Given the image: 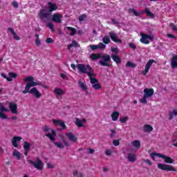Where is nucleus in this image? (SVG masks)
I'll return each mask as SVG.
<instances>
[{
    "instance_id": "nucleus-20",
    "label": "nucleus",
    "mask_w": 177,
    "mask_h": 177,
    "mask_svg": "<svg viewBox=\"0 0 177 177\" xmlns=\"http://www.w3.org/2000/svg\"><path fill=\"white\" fill-rule=\"evenodd\" d=\"M46 136L51 140V142H55V136H56V131L54 129H51V133L46 134Z\"/></svg>"
},
{
    "instance_id": "nucleus-36",
    "label": "nucleus",
    "mask_w": 177,
    "mask_h": 177,
    "mask_svg": "<svg viewBox=\"0 0 177 177\" xmlns=\"http://www.w3.org/2000/svg\"><path fill=\"white\" fill-rule=\"evenodd\" d=\"M129 13H133L134 15V16L136 17H139L140 16L141 13L140 12H138L136 10H135L134 8H130L129 10Z\"/></svg>"
},
{
    "instance_id": "nucleus-27",
    "label": "nucleus",
    "mask_w": 177,
    "mask_h": 177,
    "mask_svg": "<svg viewBox=\"0 0 177 177\" xmlns=\"http://www.w3.org/2000/svg\"><path fill=\"white\" fill-rule=\"evenodd\" d=\"M144 132H151L153 131V127L150 124H145L143 127Z\"/></svg>"
},
{
    "instance_id": "nucleus-19",
    "label": "nucleus",
    "mask_w": 177,
    "mask_h": 177,
    "mask_svg": "<svg viewBox=\"0 0 177 177\" xmlns=\"http://www.w3.org/2000/svg\"><path fill=\"white\" fill-rule=\"evenodd\" d=\"M23 138L20 136H15L13 137L12 140V145L14 146V147H19V144H17V142H20Z\"/></svg>"
},
{
    "instance_id": "nucleus-3",
    "label": "nucleus",
    "mask_w": 177,
    "mask_h": 177,
    "mask_svg": "<svg viewBox=\"0 0 177 177\" xmlns=\"http://www.w3.org/2000/svg\"><path fill=\"white\" fill-rule=\"evenodd\" d=\"M102 60L99 61V64L103 67H111V57L109 55H104L100 57Z\"/></svg>"
},
{
    "instance_id": "nucleus-9",
    "label": "nucleus",
    "mask_w": 177,
    "mask_h": 177,
    "mask_svg": "<svg viewBox=\"0 0 177 177\" xmlns=\"http://www.w3.org/2000/svg\"><path fill=\"white\" fill-rule=\"evenodd\" d=\"M153 63H156V60L154 59H149L147 63L145 65V71H142V75H147V73H149V71L150 68H151V66Z\"/></svg>"
},
{
    "instance_id": "nucleus-43",
    "label": "nucleus",
    "mask_w": 177,
    "mask_h": 177,
    "mask_svg": "<svg viewBox=\"0 0 177 177\" xmlns=\"http://www.w3.org/2000/svg\"><path fill=\"white\" fill-rule=\"evenodd\" d=\"M79 86H80L83 91H86V89H88L86 86H85V84L82 82H79Z\"/></svg>"
},
{
    "instance_id": "nucleus-48",
    "label": "nucleus",
    "mask_w": 177,
    "mask_h": 177,
    "mask_svg": "<svg viewBox=\"0 0 177 177\" xmlns=\"http://www.w3.org/2000/svg\"><path fill=\"white\" fill-rule=\"evenodd\" d=\"M169 26H170L171 30H173V31H176L177 32L176 25H175L174 23H170Z\"/></svg>"
},
{
    "instance_id": "nucleus-13",
    "label": "nucleus",
    "mask_w": 177,
    "mask_h": 177,
    "mask_svg": "<svg viewBox=\"0 0 177 177\" xmlns=\"http://www.w3.org/2000/svg\"><path fill=\"white\" fill-rule=\"evenodd\" d=\"M53 122L54 125H55V127H58V126L61 127L62 130L66 129V124H64L63 120L54 119V120H53Z\"/></svg>"
},
{
    "instance_id": "nucleus-35",
    "label": "nucleus",
    "mask_w": 177,
    "mask_h": 177,
    "mask_svg": "<svg viewBox=\"0 0 177 177\" xmlns=\"http://www.w3.org/2000/svg\"><path fill=\"white\" fill-rule=\"evenodd\" d=\"M102 42L105 44V45H109V43L111 42L110 40V37L107 35H105L103 38H102Z\"/></svg>"
},
{
    "instance_id": "nucleus-17",
    "label": "nucleus",
    "mask_w": 177,
    "mask_h": 177,
    "mask_svg": "<svg viewBox=\"0 0 177 177\" xmlns=\"http://www.w3.org/2000/svg\"><path fill=\"white\" fill-rule=\"evenodd\" d=\"M31 147V144L28 142H24V156H28V153L30 152V148Z\"/></svg>"
},
{
    "instance_id": "nucleus-15",
    "label": "nucleus",
    "mask_w": 177,
    "mask_h": 177,
    "mask_svg": "<svg viewBox=\"0 0 177 177\" xmlns=\"http://www.w3.org/2000/svg\"><path fill=\"white\" fill-rule=\"evenodd\" d=\"M9 109L12 114H17V104L15 102H10Z\"/></svg>"
},
{
    "instance_id": "nucleus-44",
    "label": "nucleus",
    "mask_w": 177,
    "mask_h": 177,
    "mask_svg": "<svg viewBox=\"0 0 177 177\" xmlns=\"http://www.w3.org/2000/svg\"><path fill=\"white\" fill-rule=\"evenodd\" d=\"M46 26L48 27V28H50L52 32H55V29L53 28L54 27L53 24L48 23L46 24Z\"/></svg>"
},
{
    "instance_id": "nucleus-32",
    "label": "nucleus",
    "mask_w": 177,
    "mask_h": 177,
    "mask_svg": "<svg viewBox=\"0 0 177 177\" xmlns=\"http://www.w3.org/2000/svg\"><path fill=\"white\" fill-rule=\"evenodd\" d=\"M174 115L175 116V117H176V115H177V109H174L173 111H172V112H170L169 113V120H173L174 119Z\"/></svg>"
},
{
    "instance_id": "nucleus-57",
    "label": "nucleus",
    "mask_w": 177,
    "mask_h": 177,
    "mask_svg": "<svg viewBox=\"0 0 177 177\" xmlns=\"http://www.w3.org/2000/svg\"><path fill=\"white\" fill-rule=\"evenodd\" d=\"M46 44H52L53 43V39H52L50 37H48L46 39Z\"/></svg>"
},
{
    "instance_id": "nucleus-4",
    "label": "nucleus",
    "mask_w": 177,
    "mask_h": 177,
    "mask_svg": "<svg viewBox=\"0 0 177 177\" xmlns=\"http://www.w3.org/2000/svg\"><path fill=\"white\" fill-rule=\"evenodd\" d=\"M158 169H161L162 171H172L173 172H176V169L173 166L167 164L158 163Z\"/></svg>"
},
{
    "instance_id": "nucleus-39",
    "label": "nucleus",
    "mask_w": 177,
    "mask_h": 177,
    "mask_svg": "<svg viewBox=\"0 0 177 177\" xmlns=\"http://www.w3.org/2000/svg\"><path fill=\"white\" fill-rule=\"evenodd\" d=\"M53 144L58 147V149H64V145L62 142H54Z\"/></svg>"
},
{
    "instance_id": "nucleus-55",
    "label": "nucleus",
    "mask_w": 177,
    "mask_h": 177,
    "mask_svg": "<svg viewBox=\"0 0 177 177\" xmlns=\"http://www.w3.org/2000/svg\"><path fill=\"white\" fill-rule=\"evenodd\" d=\"M90 48H91V50H96L99 49L97 45H91Z\"/></svg>"
},
{
    "instance_id": "nucleus-26",
    "label": "nucleus",
    "mask_w": 177,
    "mask_h": 177,
    "mask_svg": "<svg viewBox=\"0 0 177 177\" xmlns=\"http://www.w3.org/2000/svg\"><path fill=\"white\" fill-rule=\"evenodd\" d=\"M54 93H55V95H57L58 96H62L64 95V91L62 90V88H55L54 89Z\"/></svg>"
},
{
    "instance_id": "nucleus-11",
    "label": "nucleus",
    "mask_w": 177,
    "mask_h": 177,
    "mask_svg": "<svg viewBox=\"0 0 177 177\" xmlns=\"http://www.w3.org/2000/svg\"><path fill=\"white\" fill-rule=\"evenodd\" d=\"M63 17L60 13H55L53 15L52 17V21H54V23H56L57 24H59L62 23V18Z\"/></svg>"
},
{
    "instance_id": "nucleus-40",
    "label": "nucleus",
    "mask_w": 177,
    "mask_h": 177,
    "mask_svg": "<svg viewBox=\"0 0 177 177\" xmlns=\"http://www.w3.org/2000/svg\"><path fill=\"white\" fill-rule=\"evenodd\" d=\"M147 99H149V97H146V95H144L143 97L140 100V103L146 104V103H147Z\"/></svg>"
},
{
    "instance_id": "nucleus-41",
    "label": "nucleus",
    "mask_w": 177,
    "mask_h": 177,
    "mask_svg": "<svg viewBox=\"0 0 177 177\" xmlns=\"http://www.w3.org/2000/svg\"><path fill=\"white\" fill-rule=\"evenodd\" d=\"M88 17L85 14L79 16V21H84Z\"/></svg>"
},
{
    "instance_id": "nucleus-21",
    "label": "nucleus",
    "mask_w": 177,
    "mask_h": 177,
    "mask_svg": "<svg viewBox=\"0 0 177 177\" xmlns=\"http://www.w3.org/2000/svg\"><path fill=\"white\" fill-rule=\"evenodd\" d=\"M127 158L129 162H135L136 161V156L132 153H129Z\"/></svg>"
},
{
    "instance_id": "nucleus-30",
    "label": "nucleus",
    "mask_w": 177,
    "mask_h": 177,
    "mask_svg": "<svg viewBox=\"0 0 177 177\" xmlns=\"http://www.w3.org/2000/svg\"><path fill=\"white\" fill-rule=\"evenodd\" d=\"M73 46L74 48H77V47L80 46V44H78V42H77V41L73 40V41H72V44L68 45V50L71 49V48H73Z\"/></svg>"
},
{
    "instance_id": "nucleus-8",
    "label": "nucleus",
    "mask_w": 177,
    "mask_h": 177,
    "mask_svg": "<svg viewBox=\"0 0 177 177\" xmlns=\"http://www.w3.org/2000/svg\"><path fill=\"white\" fill-rule=\"evenodd\" d=\"M9 112V109L5 108L2 102H0V118L1 120H8V115L5 113Z\"/></svg>"
},
{
    "instance_id": "nucleus-5",
    "label": "nucleus",
    "mask_w": 177,
    "mask_h": 177,
    "mask_svg": "<svg viewBox=\"0 0 177 177\" xmlns=\"http://www.w3.org/2000/svg\"><path fill=\"white\" fill-rule=\"evenodd\" d=\"M29 162L31 165H33L35 168H37L38 171H42L44 169V163L39 158H37L35 162L29 160Z\"/></svg>"
},
{
    "instance_id": "nucleus-7",
    "label": "nucleus",
    "mask_w": 177,
    "mask_h": 177,
    "mask_svg": "<svg viewBox=\"0 0 177 177\" xmlns=\"http://www.w3.org/2000/svg\"><path fill=\"white\" fill-rule=\"evenodd\" d=\"M51 13L47 12V11L45 9H41L39 11V19L42 21H45L46 20H49L50 17Z\"/></svg>"
},
{
    "instance_id": "nucleus-62",
    "label": "nucleus",
    "mask_w": 177,
    "mask_h": 177,
    "mask_svg": "<svg viewBox=\"0 0 177 177\" xmlns=\"http://www.w3.org/2000/svg\"><path fill=\"white\" fill-rule=\"evenodd\" d=\"M168 38H172L173 39H176V36L172 35V34H167Z\"/></svg>"
},
{
    "instance_id": "nucleus-29",
    "label": "nucleus",
    "mask_w": 177,
    "mask_h": 177,
    "mask_svg": "<svg viewBox=\"0 0 177 177\" xmlns=\"http://www.w3.org/2000/svg\"><path fill=\"white\" fill-rule=\"evenodd\" d=\"M118 117H120V113L118 111H114L111 114V118L113 121H117V120H118Z\"/></svg>"
},
{
    "instance_id": "nucleus-54",
    "label": "nucleus",
    "mask_w": 177,
    "mask_h": 177,
    "mask_svg": "<svg viewBox=\"0 0 177 177\" xmlns=\"http://www.w3.org/2000/svg\"><path fill=\"white\" fill-rule=\"evenodd\" d=\"M43 131L44 132L46 133V132H49V131H50V128H49V126H46L45 125L43 128Z\"/></svg>"
},
{
    "instance_id": "nucleus-34",
    "label": "nucleus",
    "mask_w": 177,
    "mask_h": 177,
    "mask_svg": "<svg viewBox=\"0 0 177 177\" xmlns=\"http://www.w3.org/2000/svg\"><path fill=\"white\" fill-rule=\"evenodd\" d=\"M100 54L93 53L90 55V59H91V60H97V59H100Z\"/></svg>"
},
{
    "instance_id": "nucleus-52",
    "label": "nucleus",
    "mask_w": 177,
    "mask_h": 177,
    "mask_svg": "<svg viewBox=\"0 0 177 177\" xmlns=\"http://www.w3.org/2000/svg\"><path fill=\"white\" fill-rule=\"evenodd\" d=\"M111 132L110 134L111 138H114V136H115V135L117 134V132L114 129H111Z\"/></svg>"
},
{
    "instance_id": "nucleus-50",
    "label": "nucleus",
    "mask_w": 177,
    "mask_h": 177,
    "mask_svg": "<svg viewBox=\"0 0 177 177\" xmlns=\"http://www.w3.org/2000/svg\"><path fill=\"white\" fill-rule=\"evenodd\" d=\"M97 46H98V49H105L106 48V45L104 44L103 43H99Z\"/></svg>"
},
{
    "instance_id": "nucleus-38",
    "label": "nucleus",
    "mask_w": 177,
    "mask_h": 177,
    "mask_svg": "<svg viewBox=\"0 0 177 177\" xmlns=\"http://www.w3.org/2000/svg\"><path fill=\"white\" fill-rule=\"evenodd\" d=\"M13 156L16 157L17 160H20V158L21 157V154L20 153V152L16 150L14 151Z\"/></svg>"
},
{
    "instance_id": "nucleus-58",
    "label": "nucleus",
    "mask_w": 177,
    "mask_h": 177,
    "mask_svg": "<svg viewBox=\"0 0 177 177\" xmlns=\"http://www.w3.org/2000/svg\"><path fill=\"white\" fill-rule=\"evenodd\" d=\"M105 154H106V156H108L109 157L110 156H111V150L106 149L105 151Z\"/></svg>"
},
{
    "instance_id": "nucleus-61",
    "label": "nucleus",
    "mask_w": 177,
    "mask_h": 177,
    "mask_svg": "<svg viewBox=\"0 0 177 177\" xmlns=\"http://www.w3.org/2000/svg\"><path fill=\"white\" fill-rule=\"evenodd\" d=\"M35 44H36V46H39V45H41V40H39V39H36Z\"/></svg>"
},
{
    "instance_id": "nucleus-25",
    "label": "nucleus",
    "mask_w": 177,
    "mask_h": 177,
    "mask_svg": "<svg viewBox=\"0 0 177 177\" xmlns=\"http://www.w3.org/2000/svg\"><path fill=\"white\" fill-rule=\"evenodd\" d=\"M111 59L116 63V64H120L121 63V58L117 55H112Z\"/></svg>"
},
{
    "instance_id": "nucleus-56",
    "label": "nucleus",
    "mask_w": 177,
    "mask_h": 177,
    "mask_svg": "<svg viewBox=\"0 0 177 177\" xmlns=\"http://www.w3.org/2000/svg\"><path fill=\"white\" fill-rule=\"evenodd\" d=\"M113 146H120V140H114L113 141Z\"/></svg>"
},
{
    "instance_id": "nucleus-18",
    "label": "nucleus",
    "mask_w": 177,
    "mask_h": 177,
    "mask_svg": "<svg viewBox=\"0 0 177 177\" xmlns=\"http://www.w3.org/2000/svg\"><path fill=\"white\" fill-rule=\"evenodd\" d=\"M140 42H142V44H145V45H149V44H150L149 38H147V34H141Z\"/></svg>"
},
{
    "instance_id": "nucleus-24",
    "label": "nucleus",
    "mask_w": 177,
    "mask_h": 177,
    "mask_svg": "<svg viewBox=\"0 0 177 177\" xmlns=\"http://www.w3.org/2000/svg\"><path fill=\"white\" fill-rule=\"evenodd\" d=\"M141 13H146L147 16H148V17H151V19H154L155 17L154 14H153L151 11L149 10V8H146L145 10L141 11Z\"/></svg>"
},
{
    "instance_id": "nucleus-47",
    "label": "nucleus",
    "mask_w": 177,
    "mask_h": 177,
    "mask_svg": "<svg viewBox=\"0 0 177 177\" xmlns=\"http://www.w3.org/2000/svg\"><path fill=\"white\" fill-rule=\"evenodd\" d=\"M120 121L122 124H125V122H127V121H128V117L125 116L123 118H120Z\"/></svg>"
},
{
    "instance_id": "nucleus-51",
    "label": "nucleus",
    "mask_w": 177,
    "mask_h": 177,
    "mask_svg": "<svg viewBox=\"0 0 177 177\" xmlns=\"http://www.w3.org/2000/svg\"><path fill=\"white\" fill-rule=\"evenodd\" d=\"M129 46L132 49V50H135L136 49V46H135V44L133 43H129Z\"/></svg>"
},
{
    "instance_id": "nucleus-6",
    "label": "nucleus",
    "mask_w": 177,
    "mask_h": 177,
    "mask_svg": "<svg viewBox=\"0 0 177 177\" xmlns=\"http://www.w3.org/2000/svg\"><path fill=\"white\" fill-rule=\"evenodd\" d=\"M88 78H90V82H91L93 88L95 91H99V89H102V86L99 83V80H97V79L93 77V76H91Z\"/></svg>"
},
{
    "instance_id": "nucleus-31",
    "label": "nucleus",
    "mask_w": 177,
    "mask_h": 177,
    "mask_svg": "<svg viewBox=\"0 0 177 177\" xmlns=\"http://www.w3.org/2000/svg\"><path fill=\"white\" fill-rule=\"evenodd\" d=\"M66 28V30L71 31L70 35L73 36V35H75V34H77V29H75L71 26H67Z\"/></svg>"
},
{
    "instance_id": "nucleus-49",
    "label": "nucleus",
    "mask_w": 177,
    "mask_h": 177,
    "mask_svg": "<svg viewBox=\"0 0 177 177\" xmlns=\"http://www.w3.org/2000/svg\"><path fill=\"white\" fill-rule=\"evenodd\" d=\"M158 154H162V153H151V158H152V160H153V161H154V160H156V157H158Z\"/></svg>"
},
{
    "instance_id": "nucleus-33",
    "label": "nucleus",
    "mask_w": 177,
    "mask_h": 177,
    "mask_svg": "<svg viewBox=\"0 0 177 177\" xmlns=\"http://www.w3.org/2000/svg\"><path fill=\"white\" fill-rule=\"evenodd\" d=\"M75 125L78 127V128H82L85 127L84 124L82 123V120H80L79 118H76L75 120Z\"/></svg>"
},
{
    "instance_id": "nucleus-1",
    "label": "nucleus",
    "mask_w": 177,
    "mask_h": 177,
    "mask_svg": "<svg viewBox=\"0 0 177 177\" xmlns=\"http://www.w3.org/2000/svg\"><path fill=\"white\" fill-rule=\"evenodd\" d=\"M24 82H28L25 86L24 91H22L24 95L27 93H30V95H33L36 99H39L42 94L37 89V88L34 86H37V85L41 86L42 84L41 82H34V77L32 76H29L24 78ZM33 87V88H32ZM30 88H32L30 90Z\"/></svg>"
},
{
    "instance_id": "nucleus-60",
    "label": "nucleus",
    "mask_w": 177,
    "mask_h": 177,
    "mask_svg": "<svg viewBox=\"0 0 177 177\" xmlns=\"http://www.w3.org/2000/svg\"><path fill=\"white\" fill-rule=\"evenodd\" d=\"M13 37H14V39H16V41H20V37H19L16 32L15 34L12 35Z\"/></svg>"
},
{
    "instance_id": "nucleus-46",
    "label": "nucleus",
    "mask_w": 177,
    "mask_h": 177,
    "mask_svg": "<svg viewBox=\"0 0 177 177\" xmlns=\"http://www.w3.org/2000/svg\"><path fill=\"white\" fill-rule=\"evenodd\" d=\"M127 67H132L133 68L136 67V64H133V62H128L126 64Z\"/></svg>"
},
{
    "instance_id": "nucleus-42",
    "label": "nucleus",
    "mask_w": 177,
    "mask_h": 177,
    "mask_svg": "<svg viewBox=\"0 0 177 177\" xmlns=\"http://www.w3.org/2000/svg\"><path fill=\"white\" fill-rule=\"evenodd\" d=\"M8 75H9V78H11V80L12 79V78H17V74H16V73H13V72H10L9 73H8Z\"/></svg>"
},
{
    "instance_id": "nucleus-28",
    "label": "nucleus",
    "mask_w": 177,
    "mask_h": 177,
    "mask_svg": "<svg viewBox=\"0 0 177 177\" xmlns=\"http://www.w3.org/2000/svg\"><path fill=\"white\" fill-rule=\"evenodd\" d=\"M131 145L136 149H140V146H141L140 142L138 140H133V142H131Z\"/></svg>"
},
{
    "instance_id": "nucleus-14",
    "label": "nucleus",
    "mask_w": 177,
    "mask_h": 177,
    "mask_svg": "<svg viewBox=\"0 0 177 177\" xmlns=\"http://www.w3.org/2000/svg\"><path fill=\"white\" fill-rule=\"evenodd\" d=\"M154 95V89L153 88H145L144 96L147 97H151Z\"/></svg>"
},
{
    "instance_id": "nucleus-16",
    "label": "nucleus",
    "mask_w": 177,
    "mask_h": 177,
    "mask_svg": "<svg viewBox=\"0 0 177 177\" xmlns=\"http://www.w3.org/2000/svg\"><path fill=\"white\" fill-rule=\"evenodd\" d=\"M48 12L50 13H52V12H55V10H57V4L52 3V2H48Z\"/></svg>"
},
{
    "instance_id": "nucleus-12",
    "label": "nucleus",
    "mask_w": 177,
    "mask_h": 177,
    "mask_svg": "<svg viewBox=\"0 0 177 177\" xmlns=\"http://www.w3.org/2000/svg\"><path fill=\"white\" fill-rule=\"evenodd\" d=\"M158 158H162L163 160H165V162H166V164H174V159H172L169 156H167L162 154H158Z\"/></svg>"
},
{
    "instance_id": "nucleus-10",
    "label": "nucleus",
    "mask_w": 177,
    "mask_h": 177,
    "mask_svg": "<svg viewBox=\"0 0 177 177\" xmlns=\"http://www.w3.org/2000/svg\"><path fill=\"white\" fill-rule=\"evenodd\" d=\"M109 35L113 42H115V44H122V40L121 39H118V36H117V34L113 32H109Z\"/></svg>"
},
{
    "instance_id": "nucleus-23",
    "label": "nucleus",
    "mask_w": 177,
    "mask_h": 177,
    "mask_svg": "<svg viewBox=\"0 0 177 177\" xmlns=\"http://www.w3.org/2000/svg\"><path fill=\"white\" fill-rule=\"evenodd\" d=\"M66 135L68 139L71 142H77V138H75V136L74 134H73V133L69 132V133H67Z\"/></svg>"
},
{
    "instance_id": "nucleus-22",
    "label": "nucleus",
    "mask_w": 177,
    "mask_h": 177,
    "mask_svg": "<svg viewBox=\"0 0 177 177\" xmlns=\"http://www.w3.org/2000/svg\"><path fill=\"white\" fill-rule=\"evenodd\" d=\"M171 68H177V55H174L173 57L171 58Z\"/></svg>"
},
{
    "instance_id": "nucleus-59",
    "label": "nucleus",
    "mask_w": 177,
    "mask_h": 177,
    "mask_svg": "<svg viewBox=\"0 0 177 177\" xmlns=\"http://www.w3.org/2000/svg\"><path fill=\"white\" fill-rule=\"evenodd\" d=\"M8 31H9L10 32H11V34L13 35L15 33H16V32H15V29H13L12 28H8Z\"/></svg>"
},
{
    "instance_id": "nucleus-53",
    "label": "nucleus",
    "mask_w": 177,
    "mask_h": 177,
    "mask_svg": "<svg viewBox=\"0 0 177 177\" xmlns=\"http://www.w3.org/2000/svg\"><path fill=\"white\" fill-rule=\"evenodd\" d=\"M142 161L146 162V164H148V165H153V162H151V161L149 159H142Z\"/></svg>"
},
{
    "instance_id": "nucleus-45",
    "label": "nucleus",
    "mask_w": 177,
    "mask_h": 177,
    "mask_svg": "<svg viewBox=\"0 0 177 177\" xmlns=\"http://www.w3.org/2000/svg\"><path fill=\"white\" fill-rule=\"evenodd\" d=\"M73 176L74 177H77V176L82 177L83 175H82V173H78V171L74 170L73 171Z\"/></svg>"
},
{
    "instance_id": "nucleus-63",
    "label": "nucleus",
    "mask_w": 177,
    "mask_h": 177,
    "mask_svg": "<svg viewBox=\"0 0 177 177\" xmlns=\"http://www.w3.org/2000/svg\"><path fill=\"white\" fill-rule=\"evenodd\" d=\"M111 52H113V53H118V48H111Z\"/></svg>"
},
{
    "instance_id": "nucleus-64",
    "label": "nucleus",
    "mask_w": 177,
    "mask_h": 177,
    "mask_svg": "<svg viewBox=\"0 0 177 177\" xmlns=\"http://www.w3.org/2000/svg\"><path fill=\"white\" fill-rule=\"evenodd\" d=\"M12 6H14V8H19V3H17V1H13Z\"/></svg>"
},
{
    "instance_id": "nucleus-37",
    "label": "nucleus",
    "mask_w": 177,
    "mask_h": 177,
    "mask_svg": "<svg viewBox=\"0 0 177 177\" xmlns=\"http://www.w3.org/2000/svg\"><path fill=\"white\" fill-rule=\"evenodd\" d=\"M1 77H3V78H5V80H7V81H8V82H12V81H13V79L12 78H9V77H8L6 75V74H5L4 73H2L1 74Z\"/></svg>"
},
{
    "instance_id": "nucleus-2",
    "label": "nucleus",
    "mask_w": 177,
    "mask_h": 177,
    "mask_svg": "<svg viewBox=\"0 0 177 177\" xmlns=\"http://www.w3.org/2000/svg\"><path fill=\"white\" fill-rule=\"evenodd\" d=\"M77 69L82 74H86L88 77H95V75H96L93 73L94 70L93 69L92 66L89 64L85 66L84 64H78Z\"/></svg>"
}]
</instances>
